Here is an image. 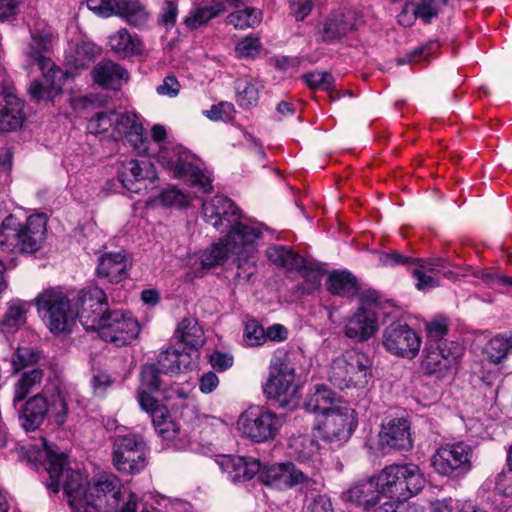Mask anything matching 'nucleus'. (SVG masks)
Returning <instances> with one entry per match:
<instances>
[{"label": "nucleus", "mask_w": 512, "mask_h": 512, "mask_svg": "<svg viewBox=\"0 0 512 512\" xmlns=\"http://www.w3.org/2000/svg\"><path fill=\"white\" fill-rule=\"evenodd\" d=\"M289 449L299 464L285 462L266 467L261 472L263 483L278 489L297 488L302 492L319 490L322 486L319 475L305 468V463L317 453L318 442L310 435H299L290 439Z\"/></svg>", "instance_id": "1"}, {"label": "nucleus", "mask_w": 512, "mask_h": 512, "mask_svg": "<svg viewBox=\"0 0 512 512\" xmlns=\"http://www.w3.org/2000/svg\"><path fill=\"white\" fill-rule=\"evenodd\" d=\"M42 446L47 458L46 470L50 476L48 489L57 493L62 487L73 512H97L95 504H90L88 500V483L83 474L67 468V457L59 452L55 444L43 438Z\"/></svg>", "instance_id": "2"}, {"label": "nucleus", "mask_w": 512, "mask_h": 512, "mask_svg": "<svg viewBox=\"0 0 512 512\" xmlns=\"http://www.w3.org/2000/svg\"><path fill=\"white\" fill-rule=\"evenodd\" d=\"M53 43V33L48 28H35L31 32V42L27 54L36 61L42 71V80L31 83L28 93L36 102L53 100L58 95L64 83L71 77L68 72L57 68L53 61L44 55Z\"/></svg>", "instance_id": "3"}, {"label": "nucleus", "mask_w": 512, "mask_h": 512, "mask_svg": "<svg viewBox=\"0 0 512 512\" xmlns=\"http://www.w3.org/2000/svg\"><path fill=\"white\" fill-rule=\"evenodd\" d=\"M166 138V130H128L127 143L139 154L157 155L159 162L167 165L176 178L191 175L190 152L181 145L161 146Z\"/></svg>", "instance_id": "4"}, {"label": "nucleus", "mask_w": 512, "mask_h": 512, "mask_svg": "<svg viewBox=\"0 0 512 512\" xmlns=\"http://www.w3.org/2000/svg\"><path fill=\"white\" fill-rule=\"evenodd\" d=\"M201 216L206 224L220 233H227L229 241L234 244L238 243L239 237H244L246 242H250L261 236L258 229L242 221V211L226 196L215 195L204 199Z\"/></svg>", "instance_id": "5"}, {"label": "nucleus", "mask_w": 512, "mask_h": 512, "mask_svg": "<svg viewBox=\"0 0 512 512\" xmlns=\"http://www.w3.org/2000/svg\"><path fill=\"white\" fill-rule=\"evenodd\" d=\"M47 217L45 214L30 215L26 221H17L12 215L0 226V249L6 253L34 254L46 240Z\"/></svg>", "instance_id": "6"}, {"label": "nucleus", "mask_w": 512, "mask_h": 512, "mask_svg": "<svg viewBox=\"0 0 512 512\" xmlns=\"http://www.w3.org/2000/svg\"><path fill=\"white\" fill-rule=\"evenodd\" d=\"M381 496L404 502L419 493L426 479L416 464H392L384 467L376 478Z\"/></svg>", "instance_id": "7"}, {"label": "nucleus", "mask_w": 512, "mask_h": 512, "mask_svg": "<svg viewBox=\"0 0 512 512\" xmlns=\"http://www.w3.org/2000/svg\"><path fill=\"white\" fill-rule=\"evenodd\" d=\"M371 361L364 353L350 350L336 357L329 373L330 382L339 389L363 388L371 378Z\"/></svg>", "instance_id": "8"}, {"label": "nucleus", "mask_w": 512, "mask_h": 512, "mask_svg": "<svg viewBox=\"0 0 512 512\" xmlns=\"http://www.w3.org/2000/svg\"><path fill=\"white\" fill-rule=\"evenodd\" d=\"M34 301L39 315L54 334L66 331L74 320L70 300L59 287L44 289Z\"/></svg>", "instance_id": "9"}, {"label": "nucleus", "mask_w": 512, "mask_h": 512, "mask_svg": "<svg viewBox=\"0 0 512 512\" xmlns=\"http://www.w3.org/2000/svg\"><path fill=\"white\" fill-rule=\"evenodd\" d=\"M295 370L280 359L270 366L269 378L263 387L266 397L279 407L292 410L299 404L298 386L294 384Z\"/></svg>", "instance_id": "10"}, {"label": "nucleus", "mask_w": 512, "mask_h": 512, "mask_svg": "<svg viewBox=\"0 0 512 512\" xmlns=\"http://www.w3.org/2000/svg\"><path fill=\"white\" fill-rule=\"evenodd\" d=\"M148 448L137 434L116 435L112 446V463L116 470L125 474H138L148 463Z\"/></svg>", "instance_id": "11"}, {"label": "nucleus", "mask_w": 512, "mask_h": 512, "mask_svg": "<svg viewBox=\"0 0 512 512\" xmlns=\"http://www.w3.org/2000/svg\"><path fill=\"white\" fill-rule=\"evenodd\" d=\"M173 348L166 349L158 356V365L162 373H183L192 363V326L188 317H184L176 326L173 335Z\"/></svg>", "instance_id": "12"}, {"label": "nucleus", "mask_w": 512, "mask_h": 512, "mask_svg": "<svg viewBox=\"0 0 512 512\" xmlns=\"http://www.w3.org/2000/svg\"><path fill=\"white\" fill-rule=\"evenodd\" d=\"M473 460L474 448L460 441L440 446L433 454L431 462L438 474L458 479L472 470Z\"/></svg>", "instance_id": "13"}, {"label": "nucleus", "mask_w": 512, "mask_h": 512, "mask_svg": "<svg viewBox=\"0 0 512 512\" xmlns=\"http://www.w3.org/2000/svg\"><path fill=\"white\" fill-rule=\"evenodd\" d=\"M283 418L263 407H250L238 418L239 431L254 442L273 440L283 425Z\"/></svg>", "instance_id": "14"}, {"label": "nucleus", "mask_w": 512, "mask_h": 512, "mask_svg": "<svg viewBox=\"0 0 512 512\" xmlns=\"http://www.w3.org/2000/svg\"><path fill=\"white\" fill-rule=\"evenodd\" d=\"M94 330L98 332L102 340L121 347L130 344L137 338L140 326L130 312L108 310L98 320Z\"/></svg>", "instance_id": "15"}, {"label": "nucleus", "mask_w": 512, "mask_h": 512, "mask_svg": "<svg viewBox=\"0 0 512 512\" xmlns=\"http://www.w3.org/2000/svg\"><path fill=\"white\" fill-rule=\"evenodd\" d=\"M382 345L392 355L413 359L419 352L421 340L408 324L395 321L383 330Z\"/></svg>", "instance_id": "16"}, {"label": "nucleus", "mask_w": 512, "mask_h": 512, "mask_svg": "<svg viewBox=\"0 0 512 512\" xmlns=\"http://www.w3.org/2000/svg\"><path fill=\"white\" fill-rule=\"evenodd\" d=\"M357 423L355 411L346 405H340L337 408H332L323 417L318 428L321 430L325 441L342 444L351 437Z\"/></svg>", "instance_id": "17"}, {"label": "nucleus", "mask_w": 512, "mask_h": 512, "mask_svg": "<svg viewBox=\"0 0 512 512\" xmlns=\"http://www.w3.org/2000/svg\"><path fill=\"white\" fill-rule=\"evenodd\" d=\"M87 7L100 17L119 16L130 25L146 22L148 13L137 0H87Z\"/></svg>", "instance_id": "18"}, {"label": "nucleus", "mask_w": 512, "mask_h": 512, "mask_svg": "<svg viewBox=\"0 0 512 512\" xmlns=\"http://www.w3.org/2000/svg\"><path fill=\"white\" fill-rule=\"evenodd\" d=\"M463 348L454 341L426 343L423 350L422 368L427 374L444 375L455 366Z\"/></svg>", "instance_id": "19"}, {"label": "nucleus", "mask_w": 512, "mask_h": 512, "mask_svg": "<svg viewBox=\"0 0 512 512\" xmlns=\"http://www.w3.org/2000/svg\"><path fill=\"white\" fill-rule=\"evenodd\" d=\"M106 306V294L101 288H85L77 296L74 318L78 317L87 329L94 330L101 316L107 313Z\"/></svg>", "instance_id": "20"}, {"label": "nucleus", "mask_w": 512, "mask_h": 512, "mask_svg": "<svg viewBox=\"0 0 512 512\" xmlns=\"http://www.w3.org/2000/svg\"><path fill=\"white\" fill-rule=\"evenodd\" d=\"M121 481L114 474H102L88 483L87 494L90 504H95L97 512L102 508H114L118 505L121 493Z\"/></svg>", "instance_id": "21"}, {"label": "nucleus", "mask_w": 512, "mask_h": 512, "mask_svg": "<svg viewBox=\"0 0 512 512\" xmlns=\"http://www.w3.org/2000/svg\"><path fill=\"white\" fill-rule=\"evenodd\" d=\"M378 327L377 314L360 307L347 319L343 333L354 343H364L376 334Z\"/></svg>", "instance_id": "22"}, {"label": "nucleus", "mask_w": 512, "mask_h": 512, "mask_svg": "<svg viewBox=\"0 0 512 512\" xmlns=\"http://www.w3.org/2000/svg\"><path fill=\"white\" fill-rule=\"evenodd\" d=\"M140 406L151 415L156 432L164 439H173L177 435L178 426L170 419L167 408L161 405L154 396L142 393Z\"/></svg>", "instance_id": "23"}, {"label": "nucleus", "mask_w": 512, "mask_h": 512, "mask_svg": "<svg viewBox=\"0 0 512 512\" xmlns=\"http://www.w3.org/2000/svg\"><path fill=\"white\" fill-rule=\"evenodd\" d=\"M156 178V172L150 161H138L130 159L122 163L119 171V179L122 185L130 192L140 193L141 187L138 184L143 180L153 181Z\"/></svg>", "instance_id": "24"}, {"label": "nucleus", "mask_w": 512, "mask_h": 512, "mask_svg": "<svg viewBox=\"0 0 512 512\" xmlns=\"http://www.w3.org/2000/svg\"><path fill=\"white\" fill-rule=\"evenodd\" d=\"M218 464L232 482L251 480L261 470V463L253 457L223 455Z\"/></svg>", "instance_id": "25"}, {"label": "nucleus", "mask_w": 512, "mask_h": 512, "mask_svg": "<svg viewBox=\"0 0 512 512\" xmlns=\"http://www.w3.org/2000/svg\"><path fill=\"white\" fill-rule=\"evenodd\" d=\"M1 95L5 104L0 109V128H21L24 121L23 102L16 95L14 86L3 84Z\"/></svg>", "instance_id": "26"}, {"label": "nucleus", "mask_w": 512, "mask_h": 512, "mask_svg": "<svg viewBox=\"0 0 512 512\" xmlns=\"http://www.w3.org/2000/svg\"><path fill=\"white\" fill-rule=\"evenodd\" d=\"M382 441L391 448L409 450L413 447L410 422L407 418H393L382 426Z\"/></svg>", "instance_id": "27"}, {"label": "nucleus", "mask_w": 512, "mask_h": 512, "mask_svg": "<svg viewBox=\"0 0 512 512\" xmlns=\"http://www.w3.org/2000/svg\"><path fill=\"white\" fill-rule=\"evenodd\" d=\"M359 23L360 20L354 12H333L329 15L320 30L321 38L325 42L340 39L349 32L357 29Z\"/></svg>", "instance_id": "28"}, {"label": "nucleus", "mask_w": 512, "mask_h": 512, "mask_svg": "<svg viewBox=\"0 0 512 512\" xmlns=\"http://www.w3.org/2000/svg\"><path fill=\"white\" fill-rule=\"evenodd\" d=\"M381 496L378 489L377 480L374 478L365 479L357 482L345 493V499L357 506L369 510L374 506Z\"/></svg>", "instance_id": "29"}, {"label": "nucleus", "mask_w": 512, "mask_h": 512, "mask_svg": "<svg viewBox=\"0 0 512 512\" xmlns=\"http://www.w3.org/2000/svg\"><path fill=\"white\" fill-rule=\"evenodd\" d=\"M94 81L106 88H119L129 80V74L121 65L113 61H102L92 70Z\"/></svg>", "instance_id": "30"}, {"label": "nucleus", "mask_w": 512, "mask_h": 512, "mask_svg": "<svg viewBox=\"0 0 512 512\" xmlns=\"http://www.w3.org/2000/svg\"><path fill=\"white\" fill-rule=\"evenodd\" d=\"M336 403V393L326 385L321 384L315 385L313 389L307 393L304 401V407L306 411L314 414H322L324 417L332 410V408L340 406Z\"/></svg>", "instance_id": "31"}, {"label": "nucleus", "mask_w": 512, "mask_h": 512, "mask_svg": "<svg viewBox=\"0 0 512 512\" xmlns=\"http://www.w3.org/2000/svg\"><path fill=\"white\" fill-rule=\"evenodd\" d=\"M127 257L122 252H110L99 258L97 274L110 282H120L127 275Z\"/></svg>", "instance_id": "32"}, {"label": "nucleus", "mask_w": 512, "mask_h": 512, "mask_svg": "<svg viewBox=\"0 0 512 512\" xmlns=\"http://www.w3.org/2000/svg\"><path fill=\"white\" fill-rule=\"evenodd\" d=\"M194 430H197L199 434V446L203 448L204 453H207L212 451L218 434L225 430V424L213 416H196L194 417Z\"/></svg>", "instance_id": "33"}, {"label": "nucleus", "mask_w": 512, "mask_h": 512, "mask_svg": "<svg viewBox=\"0 0 512 512\" xmlns=\"http://www.w3.org/2000/svg\"><path fill=\"white\" fill-rule=\"evenodd\" d=\"M48 411L49 405L43 396L37 394L31 397L25 403L19 417L22 427L26 431L36 430L43 423Z\"/></svg>", "instance_id": "34"}, {"label": "nucleus", "mask_w": 512, "mask_h": 512, "mask_svg": "<svg viewBox=\"0 0 512 512\" xmlns=\"http://www.w3.org/2000/svg\"><path fill=\"white\" fill-rule=\"evenodd\" d=\"M254 242L255 241L246 242L244 237H239L238 247L235 248V252L232 253L237 255L235 260L237 265L235 280L238 283L248 282L256 271L253 246Z\"/></svg>", "instance_id": "35"}, {"label": "nucleus", "mask_w": 512, "mask_h": 512, "mask_svg": "<svg viewBox=\"0 0 512 512\" xmlns=\"http://www.w3.org/2000/svg\"><path fill=\"white\" fill-rule=\"evenodd\" d=\"M108 45L112 51L125 57L140 55L143 51L141 39L125 28L111 34L108 38Z\"/></svg>", "instance_id": "36"}, {"label": "nucleus", "mask_w": 512, "mask_h": 512, "mask_svg": "<svg viewBox=\"0 0 512 512\" xmlns=\"http://www.w3.org/2000/svg\"><path fill=\"white\" fill-rule=\"evenodd\" d=\"M237 247L238 243L229 241L228 236L211 244L200 256L201 269L206 270L223 265Z\"/></svg>", "instance_id": "37"}, {"label": "nucleus", "mask_w": 512, "mask_h": 512, "mask_svg": "<svg viewBox=\"0 0 512 512\" xmlns=\"http://www.w3.org/2000/svg\"><path fill=\"white\" fill-rule=\"evenodd\" d=\"M91 125L113 126L114 128H142L143 122L134 112H98L91 119Z\"/></svg>", "instance_id": "38"}, {"label": "nucleus", "mask_w": 512, "mask_h": 512, "mask_svg": "<svg viewBox=\"0 0 512 512\" xmlns=\"http://www.w3.org/2000/svg\"><path fill=\"white\" fill-rule=\"evenodd\" d=\"M330 293L345 298H353L358 295L359 284L357 278L349 271H334L327 280Z\"/></svg>", "instance_id": "39"}, {"label": "nucleus", "mask_w": 512, "mask_h": 512, "mask_svg": "<svg viewBox=\"0 0 512 512\" xmlns=\"http://www.w3.org/2000/svg\"><path fill=\"white\" fill-rule=\"evenodd\" d=\"M483 353L489 362L500 364L512 354V335L499 334L494 336L486 343Z\"/></svg>", "instance_id": "40"}, {"label": "nucleus", "mask_w": 512, "mask_h": 512, "mask_svg": "<svg viewBox=\"0 0 512 512\" xmlns=\"http://www.w3.org/2000/svg\"><path fill=\"white\" fill-rule=\"evenodd\" d=\"M30 304L24 300L16 299L8 303L7 310L3 316L0 325L8 332H13L19 329L26 321V313Z\"/></svg>", "instance_id": "41"}, {"label": "nucleus", "mask_w": 512, "mask_h": 512, "mask_svg": "<svg viewBox=\"0 0 512 512\" xmlns=\"http://www.w3.org/2000/svg\"><path fill=\"white\" fill-rule=\"evenodd\" d=\"M267 256L271 262L289 270H300L305 266L302 256L294 253L284 246H273L267 249Z\"/></svg>", "instance_id": "42"}, {"label": "nucleus", "mask_w": 512, "mask_h": 512, "mask_svg": "<svg viewBox=\"0 0 512 512\" xmlns=\"http://www.w3.org/2000/svg\"><path fill=\"white\" fill-rule=\"evenodd\" d=\"M43 379V371L39 368L24 372L15 384L13 403L16 405L35 389L40 387Z\"/></svg>", "instance_id": "43"}, {"label": "nucleus", "mask_w": 512, "mask_h": 512, "mask_svg": "<svg viewBox=\"0 0 512 512\" xmlns=\"http://www.w3.org/2000/svg\"><path fill=\"white\" fill-rule=\"evenodd\" d=\"M237 102L242 107H251L258 102L260 86L252 79L242 78L235 82Z\"/></svg>", "instance_id": "44"}, {"label": "nucleus", "mask_w": 512, "mask_h": 512, "mask_svg": "<svg viewBox=\"0 0 512 512\" xmlns=\"http://www.w3.org/2000/svg\"><path fill=\"white\" fill-rule=\"evenodd\" d=\"M189 195L177 188H170L162 191L157 197L150 198L149 205L184 208L189 205Z\"/></svg>", "instance_id": "45"}, {"label": "nucleus", "mask_w": 512, "mask_h": 512, "mask_svg": "<svg viewBox=\"0 0 512 512\" xmlns=\"http://www.w3.org/2000/svg\"><path fill=\"white\" fill-rule=\"evenodd\" d=\"M440 48L437 40H429L425 44L413 49L411 52L405 54L403 57L396 59L398 65L415 64L422 60H429V58Z\"/></svg>", "instance_id": "46"}, {"label": "nucleus", "mask_w": 512, "mask_h": 512, "mask_svg": "<svg viewBox=\"0 0 512 512\" xmlns=\"http://www.w3.org/2000/svg\"><path fill=\"white\" fill-rule=\"evenodd\" d=\"M160 368H157L154 364H146L141 369V385L138 393V401L140 402V396L142 393L152 396L154 392H157L160 388L159 373Z\"/></svg>", "instance_id": "47"}, {"label": "nucleus", "mask_w": 512, "mask_h": 512, "mask_svg": "<svg viewBox=\"0 0 512 512\" xmlns=\"http://www.w3.org/2000/svg\"><path fill=\"white\" fill-rule=\"evenodd\" d=\"M261 12L255 9H242L232 12L227 17V23L235 28L253 27L260 22Z\"/></svg>", "instance_id": "48"}, {"label": "nucleus", "mask_w": 512, "mask_h": 512, "mask_svg": "<svg viewBox=\"0 0 512 512\" xmlns=\"http://www.w3.org/2000/svg\"><path fill=\"white\" fill-rule=\"evenodd\" d=\"M449 331V320L445 316H436L426 324L427 342H446L443 338Z\"/></svg>", "instance_id": "49"}, {"label": "nucleus", "mask_w": 512, "mask_h": 512, "mask_svg": "<svg viewBox=\"0 0 512 512\" xmlns=\"http://www.w3.org/2000/svg\"><path fill=\"white\" fill-rule=\"evenodd\" d=\"M40 360V353L30 347H20L12 355L11 363L15 371L36 364Z\"/></svg>", "instance_id": "50"}, {"label": "nucleus", "mask_w": 512, "mask_h": 512, "mask_svg": "<svg viewBox=\"0 0 512 512\" xmlns=\"http://www.w3.org/2000/svg\"><path fill=\"white\" fill-rule=\"evenodd\" d=\"M213 178L210 171L202 167V161L194 155V189L202 193L213 190Z\"/></svg>", "instance_id": "51"}, {"label": "nucleus", "mask_w": 512, "mask_h": 512, "mask_svg": "<svg viewBox=\"0 0 512 512\" xmlns=\"http://www.w3.org/2000/svg\"><path fill=\"white\" fill-rule=\"evenodd\" d=\"M304 82L311 89L329 90L335 82L333 75L326 71H314L302 76Z\"/></svg>", "instance_id": "52"}, {"label": "nucleus", "mask_w": 512, "mask_h": 512, "mask_svg": "<svg viewBox=\"0 0 512 512\" xmlns=\"http://www.w3.org/2000/svg\"><path fill=\"white\" fill-rule=\"evenodd\" d=\"M203 114L211 120H221L228 123L234 118L235 109L232 103L220 102L219 104L212 105L209 110L203 111Z\"/></svg>", "instance_id": "53"}, {"label": "nucleus", "mask_w": 512, "mask_h": 512, "mask_svg": "<svg viewBox=\"0 0 512 512\" xmlns=\"http://www.w3.org/2000/svg\"><path fill=\"white\" fill-rule=\"evenodd\" d=\"M244 341L249 346H258L265 341V330L257 321H248L244 329Z\"/></svg>", "instance_id": "54"}, {"label": "nucleus", "mask_w": 512, "mask_h": 512, "mask_svg": "<svg viewBox=\"0 0 512 512\" xmlns=\"http://www.w3.org/2000/svg\"><path fill=\"white\" fill-rule=\"evenodd\" d=\"M226 11V7L223 3H217L213 6L199 7L194 10V28L196 25H202L208 22L210 19L216 17L221 12Z\"/></svg>", "instance_id": "55"}, {"label": "nucleus", "mask_w": 512, "mask_h": 512, "mask_svg": "<svg viewBox=\"0 0 512 512\" xmlns=\"http://www.w3.org/2000/svg\"><path fill=\"white\" fill-rule=\"evenodd\" d=\"M302 512H334V508L328 496L318 494L306 500Z\"/></svg>", "instance_id": "56"}, {"label": "nucleus", "mask_w": 512, "mask_h": 512, "mask_svg": "<svg viewBox=\"0 0 512 512\" xmlns=\"http://www.w3.org/2000/svg\"><path fill=\"white\" fill-rule=\"evenodd\" d=\"M260 42L258 38L246 37L235 47V53L239 58L254 57L260 52Z\"/></svg>", "instance_id": "57"}, {"label": "nucleus", "mask_w": 512, "mask_h": 512, "mask_svg": "<svg viewBox=\"0 0 512 512\" xmlns=\"http://www.w3.org/2000/svg\"><path fill=\"white\" fill-rule=\"evenodd\" d=\"M380 263L385 267H395L399 265L407 266L416 264V258L408 257L398 251L383 252L379 256Z\"/></svg>", "instance_id": "58"}, {"label": "nucleus", "mask_w": 512, "mask_h": 512, "mask_svg": "<svg viewBox=\"0 0 512 512\" xmlns=\"http://www.w3.org/2000/svg\"><path fill=\"white\" fill-rule=\"evenodd\" d=\"M51 411L57 424L61 425L66 421L68 413V404L66 396L62 392H57L52 397Z\"/></svg>", "instance_id": "59"}, {"label": "nucleus", "mask_w": 512, "mask_h": 512, "mask_svg": "<svg viewBox=\"0 0 512 512\" xmlns=\"http://www.w3.org/2000/svg\"><path fill=\"white\" fill-rule=\"evenodd\" d=\"M315 0H289L290 13L297 21H303L312 11Z\"/></svg>", "instance_id": "60"}, {"label": "nucleus", "mask_w": 512, "mask_h": 512, "mask_svg": "<svg viewBox=\"0 0 512 512\" xmlns=\"http://www.w3.org/2000/svg\"><path fill=\"white\" fill-rule=\"evenodd\" d=\"M181 90L179 81L174 76H166L162 83L156 87L159 96L173 98L176 97Z\"/></svg>", "instance_id": "61"}, {"label": "nucleus", "mask_w": 512, "mask_h": 512, "mask_svg": "<svg viewBox=\"0 0 512 512\" xmlns=\"http://www.w3.org/2000/svg\"><path fill=\"white\" fill-rule=\"evenodd\" d=\"M426 272L427 271L421 269L419 266L414 268L412 271L413 277L417 280L416 288L418 290H427L440 285V282L436 277L427 275Z\"/></svg>", "instance_id": "62"}, {"label": "nucleus", "mask_w": 512, "mask_h": 512, "mask_svg": "<svg viewBox=\"0 0 512 512\" xmlns=\"http://www.w3.org/2000/svg\"><path fill=\"white\" fill-rule=\"evenodd\" d=\"M496 490L505 497H512V469L503 471L497 475L495 481Z\"/></svg>", "instance_id": "63"}, {"label": "nucleus", "mask_w": 512, "mask_h": 512, "mask_svg": "<svg viewBox=\"0 0 512 512\" xmlns=\"http://www.w3.org/2000/svg\"><path fill=\"white\" fill-rule=\"evenodd\" d=\"M414 13L416 18H420L425 23H430L433 18L438 16V10L435 5V0L426 4H419L414 7Z\"/></svg>", "instance_id": "64"}]
</instances>
